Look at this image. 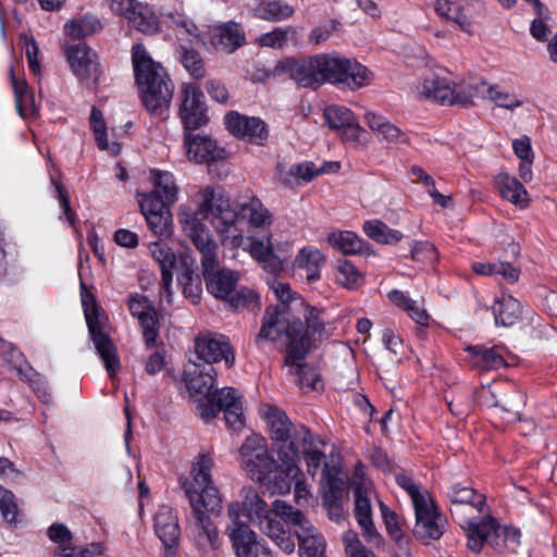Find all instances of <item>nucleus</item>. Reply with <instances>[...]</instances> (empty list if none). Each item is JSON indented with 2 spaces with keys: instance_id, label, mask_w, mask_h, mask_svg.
I'll return each mask as SVG.
<instances>
[{
  "instance_id": "nucleus-55",
  "label": "nucleus",
  "mask_w": 557,
  "mask_h": 557,
  "mask_svg": "<svg viewBox=\"0 0 557 557\" xmlns=\"http://www.w3.org/2000/svg\"><path fill=\"white\" fill-rule=\"evenodd\" d=\"M488 91V99L500 108L513 110L522 104L515 95L502 91L497 85H491Z\"/></svg>"
},
{
  "instance_id": "nucleus-45",
  "label": "nucleus",
  "mask_w": 557,
  "mask_h": 557,
  "mask_svg": "<svg viewBox=\"0 0 557 557\" xmlns=\"http://www.w3.org/2000/svg\"><path fill=\"white\" fill-rule=\"evenodd\" d=\"M325 123L332 129H341L343 126L348 125L355 119L351 110L344 106H329L324 109L323 113Z\"/></svg>"
},
{
  "instance_id": "nucleus-21",
  "label": "nucleus",
  "mask_w": 557,
  "mask_h": 557,
  "mask_svg": "<svg viewBox=\"0 0 557 557\" xmlns=\"http://www.w3.org/2000/svg\"><path fill=\"white\" fill-rule=\"evenodd\" d=\"M209 44L215 50L233 53L246 44L245 30L234 21L223 23L210 32Z\"/></svg>"
},
{
  "instance_id": "nucleus-31",
  "label": "nucleus",
  "mask_w": 557,
  "mask_h": 557,
  "mask_svg": "<svg viewBox=\"0 0 557 557\" xmlns=\"http://www.w3.org/2000/svg\"><path fill=\"white\" fill-rule=\"evenodd\" d=\"M495 184L504 199L520 208L529 205V194L518 178L510 176L508 173H499L495 177Z\"/></svg>"
},
{
  "instance_id": "nucleus-12",
  "label": "nucleus",
  "mask_w": 557,
  "mask_h": 557,
  "mask_svg": "<svg viewBox=\"0 0 557 557\" xmlns=\"http://www.w3.org/2000/svg\"><path fill=\"white\" fill-rule=\"evenodd\" d=\"M140 212L145 216L150 231L159 237H169L172 234L171 203L162 201L158 190L138 193Z\"/></svg>"
},
{
  "instance_id": "nucleus-4",
  "label": "nucleus",
  "mask_w": 557,
  "mask_h": 557,
  "mask_svg": "<svg viewBox=\"0 0 557 557\" xmlns=\"http://www.w3.org/2000/svg\"><path fill=\"white\" fill-rule=\"evenodd\" d=\"M212 459L201 454L193 466L194 481L200 487V492L193 488L187 480L182 482L186 497L189 499L193 511L200 527L199 536H206L212 547L216 546L219 532L211 522L207 512L219 515L222 508V498L211 479Z\"/></svg>"
},
{
  "instance_id": "nucleus-13",
  "label": "nucleus",
  "mask_w": 557,
  "mask_h": 557,
  "mask_svg": "<svg viewBox=\"0 0 557 557\" xmlns=\"http://www.w3.org/2000/svg\"><path fill=\"white\" fill-rule=\"evenodd\" d=\"M195 352L197 360L205 366H212L224 360L227 369L235 363L234 349L224 336L216 337L211 333H200L195 338Z\"/></svg>"
},
{
  "instance_id": "nucleus-30",
  "label": "nucleus",
  "mask_w": 557,
  "mask_h": 557,
  "mask_svg": "<svg viewBox=\"0 0 557 557\" xmlns=\"http://www.w3.org/2000/svg\"><path fill=\"white\" fill-rule=\"evenodd\" d=\"M151 255L160 267L162 289L164 296L169 299L171 297V284L173 281L172 270L176 267L177 258L173 249L154 243L151 247Z\"/></svg>"
},
{
  "instance_id": "nucleus-47",
  "label": "nucleus",
  "mask_w": 557,
  "mask_h": 557,
  "mask_svg": "<svg viewBox=\"0 0 557 557\" xmlns=\"http://www.w3.org/2000/svg\"><path fill=\"white\" fill-rule=\"evenodd\" d=\"M355 495V516L360 527H366V523L371 524L372 510L370 499L366 490L357 484L354 487Z\"/></svg>"
},
{
  "instance_id": "nucleus-39",
  "label": "nucleus",
  "mask_w": 557,
  "mask_h": 557,
  "mask_svg": "<svg viewBox=\"0 0 557 557\" xmlns=\"http://www.w3.org/2000/svg\"><path fill=\"white\" fill-rule=\"evenodd\" d=\"M150 175L154 186L153 190L159 191L162 201L173 205L176 201L178 190L173 174L154 169L150 171Z\"/></svg>"
},
{
  "instance_id": "nucleus-57",
  "label": "nucleus",
  "mask_w": 557,
  "mask_h": 557,
  "mask_svg": "<svg viewBox=\"0 0 557 557\" xmlns=\"http://www.w3.org/2000/svg\"><path fill=\"white\" fill-rule=\"evenodd\" d=\"M300 557H325V542L321 535L299 542Z\"/></svg>"
},
{
  "instance_id": "nucleus-17",
  "label": "nucleus",
  "mask_w": 557,
  "mask_h": 557,
  "mask_svg": "<svg viewBox=\"0 0 557 557\" xmlns=\"http://www.w3.org/2000/svg\"><path fill=\"white\" fill-rule=\"evenodd\" d=\"M184 147L190 161L196 163H211L225 160V148L219 147L209 136L194 135L191 131L184 132Z\"/></svg>"
},
{
  "instance_id": "nucleus-27",
  "label": "nucleus",
  "mask_w": 557,
  "mask_h": 557,
  "mask_svg": "<svg viewBox=\"0 0 557 557\" xmlns=\"http://www.w3.org/2000/svg\"><path fill=\"white\" fill-rule=\"evenodd\" d=\"M178 263L177 280L183 287V294L197 304L200 300L202 288L200 277L195 275V259L189 252H184L180 255Z\"/></svg>"
},
{
  "instance_id": "nucleus-35",
  "label": "nucleus",
  "mask_w": 557,
  "mask_h": 557,
  "mask_svg": "<svg viewBox=\"0 0 557 557\" xmlns=\"http://www.w3.org/2000/svg\"><path fill=\"white\" fill-rule=\"evenodd\" d=\"M102 24L95 15L86 14L65 24V33L72 39H83L99 33Z\"/></svg>"
},
{
  "instance_id": "nucleus-15",
  "label": "nucleus",
  "mask_w": 557,
  "mask_h": 557,
  "mask_svg": "<svg viewBox=\"0 0 557 557\" xmlns=\"http://www.w3.org/2000/svg\"><path fill=\"white\" fill-rule=\"evenodd\" d=\"M318 63V54L302 58L287 57L277 62L275 72L288 74L302 88L315 89L320 87Z\"/></svg>"
},
{
  "instance_id": "nucleus-50",
  "label": "nucleus",
  "mask_w": 557,
  "mask_h": 557,
  "mask_svg": "<svg viewBox=\"0 0 557 557\" xmlns=\"http://www.w3.org/2000/svg\"><path fill=\"white\" fill-rule=\"evenodd\" d=\"M250 251L260 262L265 263V268L269 267L274 271L281 265V261L273 252V245L271 244L270 238H268L267 244L261 240L252 242Z\"/></svg>"
},
{
  "instance_id": "nucleus-56",
  "label": "nucleus",
  "mask_w": 557,
  "mask_h": 557,
  "mask_svg": "<svg viewBox=\"0 0 557 557\" xmlns=\"http://www.w3.org/2000/svg\"><path fill=\"white\" fill-rule=\"evenodd\" d=\"M272 513L275 517L282 518L285 522L294 523L299 522L302 518V511L288 505L284 500L275 499L272 504Z\"/></svg>"
},
{
  "instance_id": "nucleus-28",
  "label": "nucleus",
  "mask_w": 557,
  "mask_h": 557,
  "mask_svg": "<svg viewBox=\"0 0 557 557\" xmlns=\"http://www.w3.org/2000/svg\"><path fill=\"white\" fill-rule=\"evenodd\" d=\"M262 417L268 421L271 431V438L281 443L280 447L285 449V445L292 437L293 422L277 406H269L262 413Z\"/></svg>"
},
{
  "instance_id": "nucleus-64",
  "label": "nucleus",
  "mask_w": 557,
  "mask_h": 557,
  "mask_svg": "<svg viewBox=\"0 0 557 557\" xmlns=\"http://www.w3.org/2000/svg\"><path fill=\"white\" fill-rule=\"evenodd\" d=\"M343 541L345 544V550L346 554L349 557H355L357 555H360L363 550H370L368 547H366L362 542L359 540L358 535L352 532L348 531L344 534Z\"/></svg>"
},
{
  "instance_id": "nucleus-36",
  "label": "nucleus",
  "mask_w": 557,
  "mask_h": 557,
  "mask_svg": "<svg viewBox=\"0 0 557 557\" xmlns=\"http://www.w3.org/2000/svg\"><path fill=\"white\" fill-rule=\"evenodd\" d=\"M363 231L369 238L383 245L397 244L404 237L399 231L389 228L380 220L366 221Z\"/></svg>"
},
{
  "instance_id": "nucleus-43",
  "label": "nucleus",
  "mask_w": 557,
  "mask_h": 557,
  "mask_svg": "<svg viewBox=\"0 0 557 557\" xmlns=\"http://www.w3.org/2000/svg\"><path fill=\"white\" fill-rule=\"evenodd\" d=\"M138 321L143 329L144 342L147 348H153L159 335V319L156 309L150 308L149 311L141 312Z\"/></svg>"
},
{
  "instance_id": "nucleus-46",
  "label": "nucleus",
  "mask_w": 557,
  "mask_h": 557,
  "mask_svg": "<svg viewBox=\"0 0 557 557\" xmlns=\"http://www.w3.org/2000/svg\"><path fill=\"white\" fill-rule=\"evenodd\" d=\"M129 22L141 33L153 34L159 28L158 17L147 8L141 4L137 10L131 14Z\"/></svg>"
},
{
  "instance_id": "nucleus-63",
  "label": "nucleus",
  "mask_w": 557,
  "mask_h": 557,
  "mask_svg": "<svg viewBox=\"0 0 557 557\" xmlns=\"http://www.w3.org/2000/svg\"><path fill=\"white\" fill-rule=\"evenodd\" d=\"M276 518L277 517H275L271 511L268 515V518L260 520V523L258 524L260 530L272 540L276 537V535L285 532L282 522Z\"/></svg>"
},
{
  "instance_id": "nucleus-8",
  "label": "nucleus",
  "mask_w": 557,
  "mask_h": 557,
  "mask_svg": "<svg viewBox=\"0 0 557 557\" xmlns=\"http://www.w3.org/2000/svg\"><path fill=\"white\" fill-rule=\"evenodd\" d=\"M271 289L281 304L265 308L260 331L255 339L257 345L262 341L274 343L281 338L278 330L293 315V307L298 309L300 305H305V299L297 293H293L287 283L274 280L271 283Z\"/></svg>"
},
{
  "instance_id": "nucleus-14",
  "label": "nucleus",
  "mask_w": 557,
  "mask_h": 557,
  "mask_svg": "<svg viewBox=\"0 0 557 557\" xmlns=\"http://www.w3.org/2000/svg\"><path fill=\"white\" fill-rule=\"evenodd\" d=\"M226 129L237 139H247L250 144L264 146L269 138L267 123L257 116H247L230 111L224 117Z\"/></svg>"
},
{
  "instance_id": "nucleus-2",
  "label": "nucleus",
  "mask_w": 557,
  "mask_h": 557,
  "mask_svg": "<svg viewBox=\"0 0 557 557\" xmlns=\"http://www.w3.org/2000/svg\"><path fill=\"white\" fill-rule=\"evenodd\" d=\"M239 456L249 478L267 487L271 494H285L290 491L299 471V449L293 442L288 445V451L278 447L277 462L268 453L267 440L252 434L240 446Z\"/></svg>"
},
{
  "instance_id": "nucleus-37",
  "label": "nucleus",
  "mask_w": 557,
  "mask_h": 557,
  "mask_svg": "<svg viewBox=\"0 0 557 557\" xmlns=\"http://www.w3.org/2000/svg\"><path fill=\"white\" fill-rule=\"evenodd\" d=\"M294 8L281 0H262L256 8V15L262 20L280 22L294 14Z\"/></svg>"
},
{
  "instance_id": "nucleus-1",
  "label": "nucleus",
  "mask_w": 557,
  "mask_h": 557,
  "mask_svg": "<svg viewBox=\"0 0 557 557\" xmlns=\"http://www.w3.org/2000/svg\"><path fill=\"white\" fill-rule=\"evenodd\" d=\"M178 220L183 231L201 253L202 275L208 292L215 298L228 304L233 309L259 306V296L247 287L237 288L239 274L228 269L216 270L218 245L212 239L210 230L187 209H181Z\"/></svg>"
},
{
  "instance_id": "nucleus-3",
  "label": "nucleus",
  "mask_w": 557,
  "mask_h": 557,
  "mask_svg": "<svg viewBox=\"0 0 557 557\" xmlns=\"http://www.w3.org/2000/svg\"><path fill=\"white\" fill-rule=\"evenodd\" d=\"M190 215L202 220H209L218 233L225 234L227 237L240 236L238 224L242 220L248 219L253 226H261L270 223L271 214L263 208L259 200L252 199L248 203L240 205L239 211L232 208L230 199L222 191H216L214 187L207 186L203 189V199L197 211L190 212Z\"/></svg>"
},
{
  "instance_id": "nucleus-19",
  "label": "nucleus",
  "mask_w": 557,
  "mask_h": 557,
  "mask_svg": "<svg viewBox=\"0 0 557 557\" xmlns=\"http://www.w3.org/2000/svg\"><path fill=\"white\" fill-rule=\"evenodd\" d=\"M323 475L326 479V485L322 495V505L327 511L329 519L339 522L344 519L343 482L338 478L336 468L331 469L329 463L324 465Z\"/></svg>"
},
{
  "instance_id": "nucleus-52",
  "label": "nucleus",
  "mask_w": 557,
  "mask_h": 557,
  "mask_svg": "<svg viewBox=\"0 0 557 557\" xmlns=\"http://www.w3.org/2000/svg\"><path fill=\"white\" fill-rule=\"evenodd\" d=\"M89 123L95 134V139L101 150H106L109 146L107 138V126L102 111L97 107H92L89 116Z\"/></svg>"
},
{
  "instance_id": "nucleus-16",
  "label": "nucleus",
  "mask_w": 557,
  "mask_h": 557,
  "mask_svg": "<svg viewBox=\"0 0 557 557\" xmlns=\"http://www.w3.org/2000/svg\"><path fill=\"white\" fill-rule=\"evenodd\" d=\"M416 524L412 530L413 536L423 544L440 540L444 533V519L437 511L435 504L424 503L414 506Z\"/></svg>"
},
{
  "instance_id": "nucleus-25",
  "label": "nucleus",
  "mask_w": 557,
  "mask_h": 557,
  "mask_svg": "<svg viewBox=\"0 0 557 557\" xmlns=\"http://www.w3.org/2000/svg\"><path fill=\"white\" fill-rule=\"evenodd\" d=\"M153 528L163 546L178 545L181 530L177 517L170 506L162 505L159 507L154 515Z\"/></svg>"
},
{
  "instance_id": "nucleus-7",
  "label": "nucleus",
  "mask_w": 557,
  "mask_h": 557,
  "mask_svg": "<svg viewBox=\"0 0 557 557\" xmlns=\"http://www.w3.org/2000/svg\"><path fill=\"white\" fill-rule=\"evenodd\" d=\"M318 59L320 86L330 83L342 89L356 90L372 81V72L355 59L330 53H320Z\"/></svg>"
},
{
  "instance_id": "nucleus-34",
  "label": "nucleus",
  "mask_w": 557,
  "mask_h": 557,
  "mask_svg": "<svg viewBox=\"0 0 557 557\" xmlns=\"http://www.w3.org/2000/svg\"><path fill=\"white\" fill-rule=\"evenodd\" d=\"M454 88L455 85H451L448 79L431 75L423 79L421 95L442 104L450 106Z\"/></svg>"
},
{
  "instance_id": "nucleus-26",
  "label": "nucleus",
  "mask_w": 557,
  "mask_h": 557,
  "mask_svg": "<svg viewBox=\"0 0 557 557\" xmlns=\"http://www.w3.org/2000/svg\"><path fill=\"white\" fill-rule=\"evenodd\" d=\"M66 57L72 71L81 79L90 78L97 70V55L84 42L70 46L66 49Z\"/></svg>"
},
{
  "instance_id": "nucleus-22",
  "label": "nucleus",
  "mask_w": 557,
  "mask_h": 557,
  "mask_svg": "<svg viewBox=\"0 0 557 557\" xmlns=\"http://www.w3.org/2000/svg\"><path fill=\"white\" fill-rule=\"evenodd\" d=\"M242 502H233L230 504L238 506V519L259 524L260 520L268 518L271 508L253 487H244L242 490Z\"/></svg>"
},
{
  "instance_id": "nucleus-23",
  "label": "nucleus",
  "mask_w": 557,
  "mask_h": 557,
  "mask_svg": "<svg viewBox=\"0 0 557 557\" xmlns=\"http://www.w3.org/2000/svg\"><path fill=\"white\" fill-rule=\"evenodd\" d=\"M216 375L214 367L193 362V369L184 370L183 379L189 393L202 394L207 398L215 386Z\"/></svg>"
},
{
  "instance_id": "nucleus-44",
  "label": "nucleus",
  "mask_w": 557,
  "mask_h": 557,
  "mask_svg": "<svg viewBox=\"0 0 557 557\" xmlns=\"http://www.w3.org/2000/svg\"><path fill=\"white\" fill-rule=\"evenodd\" d=\"M453 504H467L475 507L480 512L485 506V496L476 494L472 487L454 485L449 494Z\"/></svg>"
},
{
  "instance_id": "nucleus-24",
  "label": "nucleus",
  "mask_w": 557,
  "mask_h": 557,
  "mask_svg": "<svg viewBox=\"0 0 557 557\" xmlns=\"http://www.w3.org/2000/svg\"><path fill=\"white\" fill-rule=\"evenodd\" d=\"M239 401H242L240 397L233 387H224L215 391L212 389L207 396L206 401L199 404V416L203 420L209 421L215 418L221 411H225L228 408L236 409V404Z\"/></svg>"
},
{
  "instance_id": "nucleus-32",
  "label": "nucleus",
  "mask_w": 557,
  "mask_h": 557,
  "mask_svg": "<svg viewBox=\"0 0 557 557\" xmlns=\"http://www.w3.org/2000/svg\"><path fill=\"white\" fill-rule=\"evenodd\" d=\"M327 239L333 247L341 250L344 255L359 253L370 256L373 253V248L368 242L349 231L331 233Z\"/></svg>"
},
{
  "instance_id": "nucleus-51",
  "label": "nucleus",
  "mask_w": 557,
  "mask_h": 557,
  "mask_svg": "<svg viewBox=\"0 0 557 557\" xmlns=\"http://www.w3.org/2000/svg\"><path fill=\"white\" fill-rule=\"evenodd\" d=\"M293 367L296 368L295 374L298 377L297 383L300 387H308L313 391L322 387L321 376L314 368L310 367L308 363H300L299 361H297Z\"/></svg>"
},
{
  "instance_id": "nucleus-29",
  "label": "nucleus",
  "mask_w": 557,
  "mask_h": 557,
  "mask_svg": "<svg viewBox=\"0 0 557 557\" xmlns=\"http://www.w3.org/2000/svg\"><path fill=\"white\" fill-rule=\"evenodd\" d=\"M502 350H504V347L502 346L487 348L482 345H476L467 347V351L471 355L472 366L483 371L507 367V362L504 359Z\"/></svg>"
},
{
  "instance_id": "nucleus-62",
  "label": "nucleus",
  "mask_w": 557,
  "mask_h": 557,
  "mask_svg": "<svg viewBox=\"0 0 557 557\" xmlns=\"http://www.w3.org/2000/svg\"><path fill=\"white\" fill-rule=\"evenodd\" d=\"M223 412L225 422L230 429H233L234 431H239L245 426L242 401L236 404V409L228 408Z\"/></svg>"
},
{
  "instance_id": "nucleus-61",
  "label": "nucleus",
  "mask_w": 557,
  "mask_h": 557,
  "mask_svg": "<svg viewBox=\"0 0 557 557\" xmlns=\"http://www.w3.org/2000/svg\"><path fill=\"white\" fill-rule=\"evenodd\" d=\"M436 249L430 242H416L410 249L413 260L423 261L435 258Z\"/></svg>"
},
{
  "instance_id": "nucleus-41",
  "label": "nucleus",
  "mask_w": 557,
  "mask_h": 557,
  "mask_svg": "<svg viewBox=\"0 0 557 557\" xmlns=\"http://www.w3.org/2000/svg\"><path fill=\"white\" fill-rule=\"evenodd\" d=\"M435 11L441 17L456 23L463 32H470V22L463 13V10L457 3L448 0H437L435 2Z\"/></svg>"
},
{
  "instance_id": "nucleus-59",
  "label": "nucleus",
  "mask_w": 557,
  "mask_h": 557,
  "mask_svg": "<svg viewBox=\"0 0 557 557\" xmlns=\"http://www.w3.org/2000/svg\"><path fill=\"white\" fill-rule=\"evenodd\" d=\"M23 40L29 69L35 75H37L40 72V64L38 61V45L33 36L25 35Z\"/></svg>"
},
{
  "instance_id": "nucleus-11",
  "label": "nucleus",
  "mask_w": 557,
  "mask_h": 557,
  "mask_svg": "<svg viewBox=\"0 0 557 557\" xmlns=\"http://www.w3.org/2000/svg\"><path fill=\"white\" fill-rule=\"evenodd\" d=\"M178 115L184 132L195 131L209 122L205 95L196 84H183L180 92Z\"/></svg>"
},
{
  "instance_id": "nucleus-48",
  "label": "nucleus",
  "mask_w": 557,
  "mask_h": 557,
  "mask_svg": "<svg viewBox=\"0 0 557 557\" xmlns=\"http://www.w3.org/2000/svg\"><path fill=\"white\" fill-rule=\"evenodd\" d=\"M297 35L296 28L289 27H276L272 32L263 34L258 42L261 47H269L274 49L283 48L288 40V37H295Z\"/></svg>"
},
{
  "instance_id": "nucleus-58",
  "label": "nucleus",
  "mask_w": 557,
  "mask_h": 557,
  "mask_svg": "<svg viewBox=\"0 0 557 557\" xmlns=\"http://www.w3.org/2000/svg\"><path fill=\"white\" fill-rule=\"evenodd\" d=\"M496 250L503 251V260L516 261L520 256V246L509 235H503L502 239L496 243Z\"/></svg>"
},
{
  "instance_id": "nucleus-5",
  "label": "nucleus",
  "mask_w": 557,
  "mask_h": 557,
  "mask_svg": "<svg viewBox=\"0 0 557 557\" xmlns=\"http://www.w3.org/2000/svg\"><path fill=\"white\" fill-rule=\"evenodd\" d=\"M132 62L135 82L147 111L152 114L168 111L173 98L174 84L165 69L152 60L141 44L133 46Z\"/></svg>"
},
{
  "instance_id": "nucleus-49",
  "label": "nucleus",
  "mask_w": 557,
  "mask_h": 557,
  "mask_svg": "<svg viewBox=\"0 0 557 557\" xmlns=\"http://www.w3.org/2000/svg\"><path fill=\"white\" fill-rule=\"evenodd\" d=\"M525 406V395L520 391H511L504 395L500 400L494 403V407H499L505 412L511 413L515 420H521V409Z\"/></svg>"
},
{
  "instance_id": "nucleus-60",
  "label": "nucleus",
  "mask_w": 557,
  "mask_h": 557,
  "mask_svg": "<svg viewBox=\"0 0 557 557\" xmlns=\"http://www.w3.org/2000/svg\"><path fill=\"white\" fill-rule=\"evenodd\" d=\"M396 482L410 495L413 506H417V504L424 503V500H426L425 497L421 494L418 485L414 484L410 476L399 473L396 475Z\"/></svg>"
},
{
  "instance_id": "nucleus-53",
  "label": "nucleus",
  "mask_w": 557,
  "mask_h": 557,
  "mask_svg": "<svg viewBox=\"0 0 557 557\" xmlns=\"http://www.w3.org/2000/svg\"><path fill=\"white\" fill-rule=\"evenodd\" d=\"M336 269L339 273L337 281L348 288H355L361 280L357 268L349 260H338Z\"/></svg>"
},
{
  "instance_id": "nucleus-33",
  "label": "nucleus",
  "mask_w": 557,
  "mask_h": 557,
  "mask_svg": "<svg viewBox=\"0 0 557 557\" xmlns=\"http://www.w3.org/2000/svg\"><path fill=\"white\" fill-rule=\"evenodd\" d=\"M493 314L496 325L505 327L515 325L522 314V306L519 300L510 295L495 300Z\"/></svg>"
},
{
  "instance_id": "nucleus-20",
  "label": "nucleus",
  "mask_w": 557,
  "mask_h": 557,
  "mask_svg": "<svg viewBox=\"0 0 557 557\" xmlns=\"http://www.w3.org/2000/svg\"><path fill=\"white\" fill-rule=\"evenodd\" d=\"M48 536L58 544L53 550V557H87L100 553L99 544H91L92 549L74 546L72 532L63 523H52L48 528Z\"/></svg>"
},
{
  "instance_id": "nucleus-38",
  "label": "nucleus",
  "mask_w": 557,
  "mask_h": 557,
  "mask_svg": "<svg viewBox=\"0 0 557 557\" xmlns=\"http://www.w3.org/2000/svg\"><path fill=\"white\" fill-rule=\"evenodd\" d=\"M296 263L307 271V281L311 283L320 278V269L325 263V258L318 249L302 248Z\"/></svg>"
},
{
  "instance_id": "nucleus-9",
  "label": "nucleus",
  "mask_w": 557,
  "mask_h": 557,
  "mask_svg": "<svg viewBox=\"0 0 557 557\" xmlns=\"http://www.w3.org/2000/svg\"><path fill=\"white\" fill-rule=\"evenodd\" d=\"M84 314L88 327V333L95 346L97 355L102 360L110 379H113L121 369V361L117 348L108 333L102 330V323L99 318V307L95 297L90 295L83 296Z\"/></svg>"
},
{
  "instance_id": "nucleus-40",
  "label": "nucleus",
  "mask_w": 557,
  "mask_h": 557,
  "mask_svg": "<svg viewBox=\"0 0 557 557\" xmlns=\"http://www.w3.org/2000/svg\"><path fill=\"white\" fill-rule=\"evenodd\" d=\"M180 61L193 78L201 79L206 76L205 62L196 49L181 47Z\"/></svg>"
},
{
  "instance_id": "nucleus-54",
  "label": "nucleus",
  "mask_w": 557,
  "mask_h": 557,
  "mask_svg": "<svg viewBox=\"0 0 557 557\" xmlns=\"http://www.w3.org/2000/svg\"><path fill=\"white\" fill-rule=\"evenodd\" d=\"M0 511L3 519L13 523L17 517V505L15 503L14 494L0 485Z\"/></svg>"
},
{
  "instance_id": "nucleus-42",
  "label": "nucleus",
  "mask_w": 557,
  "mask_h": 557,
  "mask_svg": "<svg viewBox=\"0 0 557 557\" xmlns=\"http://www.w3.org/2000/svg\"><path fill=\"white\" fill-rule=\"evenodd\" d=\"M381 512L387 533L396 542L399 549L408 550L409 541L405 536L400 528L397 515L394 511L389 510L388 507L385 506L383 503H381Z\"/></svg>"
},
{
  "instance_id": "nucleus-18",
  "label": "nucleus",
  "mask_w": 557,
  "mask_h": 557,
  "mask_svg": "<svg viewBox=\"0 0 557 557\" xmlns=\"http://www.w3.org/2000/svg\"><path fill=\"white\" fill-rule=\"evenodd\" d=\"M238 506L228 505L227 513L231 523L226 527V533L237 557H249L257 545V534L249 528L247 521L238 519Z\"/></svg>"
},
{
  "instance_id": "nucleus-6",
  "label": "nucleus",
  "mask_w": 557,
  "mask_h": 557,
  "mask_svg": "<svg viewBox=\"0 0 557 557\" xmlns=\"http://www.w3.org/2000/svg\"><path fill=\"white\" fill-rule=\"evenodd\" d=\"M305 322L294 314L278 330L281 337H286L285 366H294L297 361L305 360L313 348V336L320 337L325 333V323L321 319L323 310L305 301Z\"/></svg>"
},
{
  "instance_id": "nucleus-10",
  "label": "nucleus",
  "mask_w": 557,
  "mask_h": 557,
  "mask_svg": "<svg viewBox=\"0 0 557 557\" xmlns=\"http://www.w3.org/2000/svg\"><path fill=\"white\" fill-rule=\"evenodd\" d=\"M465 530L468 537L467 546L475 554H479L483 549L485 543L495 546L497 544L496 540L502 536L506 541L516 544L520 543L521 537L519 529L515 527H502L492 516L481 519L480 522L468 520Z\"/></svg>"
}]
</instances>
